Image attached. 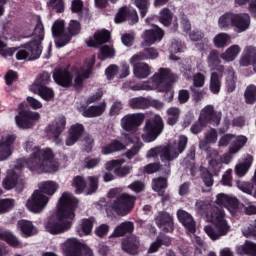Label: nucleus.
I'll list each match as a JSON object with an SVG mask.
<instances>
[{"instance_id":"obj_1","label":"nucleus","mask_w":256,"mask_h":256,"mask_svg":"<svg viewBox=\"0 0 256 256\" xmlns=\"http://www.w3.org/2000/svg\"><path fill=\"white\" fill-rule=\"evenodd\" d=\"M25 151L30 154L29 159H18L16 161L15 170L8 172L2 185L7 191L16 189V191H23L25 187V176L19 172V169L28 167L29 171L33 173H57L59 171V162L55 159V154L51 148L41 149L33 146V141H26L24 145Z\"/></svg>"},{"instance_id":"obj_2","label":"nucleus","mask_w":256,"mask_h":256,"mask_svg":"<svg viewBox=\"0 0 256 256\" xmlns=\"http://www.w3.org/2000/svg\"><path fill=\"white\" fill-rule=\"evenodd\" d=\"M77 206V199L73 194L64 192L59 199L57 212L50 216L44 225L46 231L50 235H62L67 233L73 226V219H75V207Z\"/></svg>"},{"instance_id":"obj_3","label":"nucleus","mask_w":256,"mask_h":256,"mask_svg":"<svg viewBox=\"0 0 256 256\" xmlns=\"http://www.w3.org/2000/svg\"><path fill=\"white\" fill-rule=\"evenodd\" d=\"M33 36L35 37L34 41L27 43L18 49L8 48L7 41L0 36V55H3V57H12L16 51V59H18V61H23L25 59L34 61V59H39L43 51L41 41H43L45 37V28L41 21L37 22Z\"/></svg>"},{"instance_id":"obj_4","label":"nucleus","mask_w":256,"mask_h":256,"mask_svg":"<svg viewBox=\"0 0 256 256\" xmlns=\"http://www.w3.org/2000/svg\"><path fill=\"white\" fill-rule=\"evenodd\" d=\"M95 65V57H92L86 62V65L82 69L77 68H58L54 71L53 79L57 85L61 87H75V89H81L83 87V81L89 79L91 75V69ZM73 77L74 83H73Z\"/></svg>"},{"instance_id":"obj_5","label":"nucleus","mask_w":256,"mask_h":256,"mask_svg":"<svg viewBox=\"0 0 256 256\" xmlns=\"http://www.w3.org/2000/svg\"><path fill=\"white\" fill-rule=\"evenodd\" d=\"M171 70L169 68H160L149 80L135 84L131 87L132 91H153L157 89L160 93L168 95V101L173 100V90L171 86Z\"/></svg>"},{"instance_id":"obj_6","label":"nucleus","mask_w":256,"mask_h":256,"mask_svg":"<svg viewBox=\"0 0 256 256\" xmlns=\"http://www.w3.org/2000/svg\"><path fill=\"white\" fill-rule=\"evenodd\" d=\"M187 141V136L180 135L174 143L169 142L166 146H160L150 149L146 157L148 159H151L159 155L163 163H168L166 165L165 173H171L169 163H171V161H175V159H177V157H179V155H181V153L185 151V149L187 148Z\"/></svg>"},{"instance_id":"obj_7","label":"nucleus","mask_w":256,"mask_h":256,"mask_svg":"<svg viewBox=\"0 0 256 256\" xmlns=\"http://www.w3.org/2000/svg\"><path fill=\"white\" fill-rule=\"evenodd\" d=\"M206 219L216 227V229L212 226H206L204 228L205 233L212 241L221 239V237L231 231V226H229L225 219V212L218 207H213L211 212L206 215Z\"/></svg>"},{"instance_id":"obj_8","label":"nucleus","mask_w":256,"mask_h":256,"mask_svg":"<svg viewBox=\"0 0 256 256\" xmlns=\"http://www.w3.org/2000/svg\"><path fill=\"white\" fill-rule=\"evenodd\" d=\"M108 197L114 199L111 208L115 211L116 215H120L121 217L129 215L135 207V201H137V198L131 194H119V189L110 190L108 192Z\"/></svg>"},{"instance_id":"obj_9","label":"nucleus","mask_w":256,"mask_h":256,"mask_svg":"<svg viewBox=\"0 0 256 256\" xmlns=\"http://www.w3.org/2000/svg\"><path fill=\"white\" fill-rule=\"evenodd\" d=\"M165 129V123H163V118L160 115H154L151 119L145 122L144 133L142 134V139L145 143H153Z\"/></svg>"},{"instance_id":"obj_10","label":"nucleus","mask_w":256,"mask_h":256,"mask_svg":"<svg viewBox=\"0 0 256 256\" xmlns=\"http://www.w3.org/2000/svg\"><path fill=\"white\" fill-rule=\"evenodd\" d=\"M147 59L149 56L145 52H139L130 58L129 63L133 67V75L136 79H147L151 75V66L145 62H140L147 61Z\"/></svg>"},{"instance_id":"obj_11","label":"nucleus","mask_w":256,"mask_h":256,"mask_svg":"<svg viewBox=\"0 0 256 256\" xmlns=\"http://www.w3.org/2000/svg\"><path fill=\"white\" fill-rule=\"evenodd\" d=\"M139 141V137L135 136V134H122L121 140H112L108 145L102 148L103 155H111V153H117L119 151H125L127 146L131 145V143H137Z\"/></svg>"},{"instance_id":"obj_12","label":"nucleus","mask_w":256,"mask_h":256,"mask_svg":"<svg viewBox=\"0 0 256 256\" xmlns=\"http://www.w3.org/2000/svg\"><path fill=\"white\" fill-rule=\"evenodd\" d=\"M49 204V197L35 190L26 201V208L30 213H43Z\"/></svg>"},{"instance_id":"obj_13","label":"nucleus","mask_w":256,"mask_h":256,"mask_svg":"<svg viewBox=\"0 0 256 256\" xmlns=\"http://www.w3.org/2000/svg\"><path fill=\"white\" fill-rule=\"evenodd\" d=\"M19 113L15 116V123L19 129H31L33 121H39L41 114L29 110H22L23 104L19 105Z\"/></svg>"},{"instance_id":"obj_14","label":"nucleus","mask_w":256,"mask_h":256,"mask_svg":"<svg viewBox=\"0 0 256 256\" xmlns=\"http://www.w3.org/2000/svg\"><path fill=\"white\" fill-rule=\"evenodd\" d=\"M52 35L55 39L56 47H65L71 41V35L65 32V21L56 20L52 26Z\"/></svg>"},{"instance_id":"obj_15","label":"nucleus","mask_w":256,"mask_h":256,"mask_svg":"<svg viewBox=\"0 0 256 256\" xmlns=\"http://www.w3.org/2000/svg\"><path fill=\"white\" fill-rule=\"evenodd\" d=\"M145 121V114L143 113H134L127 114L120 120V125L124 131H137L143 122Z\"/></svg>"},{"instance_id":"obj_16","label":"nucleus","mask_w":256,"mask_h":256,"mask_svg":"<svg viewBox=\"0 0 256 256\" xmlns=\"http://www.w3.org/2000/svg\"><path fill=\"white\" fill-rule=\"evenodd\" d=\"M216 203L217 205H220V207H225L228 209L231 215H235L238 211H241L243 207H245V204L239 203L237 198L229 197L225 194H218L216 197Z\"/></svg>"},{"instance_id":"obj_17","label":"nucleus","mask_w":256,"mask_h":256,"mask_svg":"<svg viewBox=\"0 0 256 256\" xmlns=\"http://www.w3.org/2000/svg\"><path fill=\"white\" fill-rule=\"evenodd\" d=\"M199 119L205 124L211 123L217 126L221 123V112H215L212 105H207L201 110Z\"/></svg>"},{"instance_id":"obj_18","label":"nucleus","mask_w":256,"mask_h":256,"mask_svg":"<svg viewBox=\"0 0 256 256\" xmlns=\"http://www.w3.org/2000/svg\"><path fill=\"white\" fill-rule=\"evenodd\" d=\"M239 65L241 67L253 66V70L256 73V47L255 46H246L242 52V55L239 59Z\"/></svg>"},{"instance_id":"obj_19","label":"nucleus","mask_w":256,"mask_h":256,"mask_svg":"<svg viewBox=\"0 0 256 256\" xmlns=\"http://www.w3.org/2000/svg\"><path fill=\"white\" fill-rule=\"evenodd\" d=\"M125 163V159H118V160H112L106 163V169L108 171H111L114 169L115 175L117 177H127L129 173L133 170L132 166H124L121 167Z\"/></svg>"},{"instance_id":"obj_20","label":"nucleus","mask_w":256,"mask_h":256,"mask_svg":"<svg viewBox=\"0 0 256 256\" xmlns=\"http://www.w3.org/2000/svg\"><path fill=\"white\" fill-rule=\"evenodd\" d=\"M15 139L17 137L15 135H6L3 136L0 141V161H5V159H9L11 157V147L13 143H15Z\"/></svg>"},{"instance_id":"obj_21","label":"nucleus","mask_w":256,"mask_h":256,"mask_svg":"<svg viewBox=\"0 0 256 256\" xmlns=\"http://www.w3.org/2000/svg\"><path fill=\"white\" fill-rule=\"evenodd\" d=\"M251 25V16L247 13H234V31L235 33H244Z\"/></svg>"},{"instance_id":"obj_22","label":"nucleus","mask_w":256,"mask_h":256,"mask_svg":"<svg viewBox=\"0 0 256 256\" xmlns=\"http://www.w3.org/2000/svg\"><path fill=\"white\" fill-rule=\"evenodd\" d=\"M127 19H130L132 21V24L137 23V21H139L137 11L127 7H122L116 14L114 21L115 23L119 24L124 23V21H127Z\"/></svg>"},{"instance_id":"obj_23","label":"nucleus","mask_w":256,"mask_h":256,"mask_svg":"<svg viewBox=\"0 0 256 256\" xmlns=\"http://www.w3.org/2000/svg\"><path fill=\"white\" fill-rule=\"evenodd\" d=\"M164 35L163 30L159 26H153V29L144 31L142 39L146 45H153L157 41H161Z\"/></svg>"},{"instance_id":"obj_24","label":"nucleus","mask_w":256,"mask_h":256,"mask_svg":"<svg viewBox=\"0 0 256 256\" xmlns=\"http://www.w3.org/2000/svg\"><path fill=\"white\" fill-rule=\"evenodd\" d=\"M83 133H85V127L83 124H74L70 127L68 137L66 139L67 147H72L75 145L81 137H83Z\"/></svg>"},{"instance_id":"obj_25","label":"nucleus","mask_w":256,"mask_h":256,"mask_svg":"<svg viewBox=\"0 0 256 256\" xmlns=\"http://www.w3.org/2000/svg\"><path fill=\"white\" fill-rule=\"evenodd\" d=\"M67 125V119L64 116H60L47 127V133L50 137L57 139L62 131H65Z\"/></svg>"},{"instance_id":"obj_26","label":"nucleus","mask_w":256,"mask_h":256,"mask_svg":"<svg viewBox=\"0 0 256 256\" xmlns=\"http://www.w3.org/2000/svg\"><path fill=\"white\" fill-rule=\"evenodd\" d=\"M156 225L169 233V231H173V218L167 212H159L155 217Z\"/></svg>"},{"instance_id":"obj_27","label":"nucleus","mask_w":256,"mask_h":256,"mask_svg":"<svg viewBox=\"0 0 256 256\" xmlns=\"http://www.w3.org/2000/svg\"><path fill=\"white\" fill-rule=\"evenodd\" d=\"M82 247L81 242H79L77 238L67 239L62 244V250L65 256H76Z\"/></svg>"},{"instance_id":"obj_28","label":"nucleus","mask_w":256,"mask_h":256,"mask_svg":"<svg viewBox=\"0 0 256 256\" xmlns=\"http://www.w3.org/2000/svg\"><path fill=\"white\" fill-rule=\"evenodd\" d=\"M139 245V238H137L135 235H132L122 242V249L130 255H137L139 253Z\"/></svg>"},{"instance_id":"obj_29","label":"nucleus","mask_w":256,"mask_h":256,"mask_svg":"<svg viewBox=\"0 0 256 256\" xmlns=\"http://www.w3.org/2000/svg\"><path fill=\"white\" fill-rule=\"evenodd\" d=\"M177 217L182 225L190 232L195 233V220L193 216L185 210H178Z\"/></svg>"},{"instance_id":"obj_30","label":"nucleus","mask_w":256,"mask_h":256,"mask_svg":"<svg viewBox=\"0 0 256 256\" xmlns=\"http://www.w3.org/2000/svg\"><path fill=\"white\" fill-rule=\"evenodd\" d=\"M38 191L42 193V195H46V197H53L54 193H57L59 190V184L55 181H43L38 184Z\"/></svg>"},{"instance_id":"obj_31","label":"nucleus","mask_w":256,"mask_h":256,"mask_svg":"<svg viewBox=\"0 0 256 256\" xmlns=\"http://www.w3.org/2000/svg\"><path fill=\"white\" fill-rule=\"evenodd\" d=\"M17 229L21 232L22 237H33L37 235V227L33 225V222L28 220H19L17 223Z\"/></svg>"},{"instance_id":"obj_32","label":"nucleus","mask_w":256,"mask_h":256,"mask_svg":"<svg viewBox=\"0 0 256 256\" xmlns=\"http://www.w3.org/2000/svg\"><path fill=\"white\" fill-rule=\"evenodd\" d=\"M207 159H208V169L214 175H217L219 171H221V157L219 156V152H207Z\"/></svg>"},{"instance_id":"obj_33","label":"nucleus","mask_w":256,"mask_h":256,"mask_svg":"<svg viewBox=\"0 0 256 256\" xmlns=\"http://www.w3.org/2000/svg\"><path fill=\"white\" fill-rule=\"evenodd\" d=\"M235 13L226 12L222 14L218 19V27L221 31H229L234 25Z\"/></svg>"},{"instance_id":"obj_34","label":"nucleus","mask_w":256,"mask_h":256,"mask_svg":"<svg viewBox=\"0 0 256 256\" xmlns=\"http://www.w3.org/2000/svg\"><path fill=\"white\" fill-rule=\"evenodd\" d=\"M30 91L35 95H39L44 101H51V99L55 97L53 89L47 86H42L40 88L38 86H30Z\"/></svg>"},{"instance_id":"obj_35","label":"nucleus","mask_w":256,"mask_h":256,"mask_svg":"<svg viewBox=\"0 0 256 256\" xmlns=\"http://www.w3.org/2000/svg\"><path fill=\"white\" fill-rule=\"evenodd\" d=\"M93 223H95L94 218L82 219L76 228V231L79 237H85V235H91V231H93Z\"/></svg>"},{"instance_id":"obj_36","label":"nucleus","mask_w":256,"mask_h":256,"mask_svg":"<svg viewBox=\"0 0 256 256\" xmlns=\"http://www.w3.org/2000/svg\"><path fill=\"white\" fill-rule=\"evenodd\" d=\"M111 38V34L107 30L98 31L94 34V39H90L87 42L88 47H97V45H103L107 43Z\"/></svg>"},{"instance_id":"obj_37","label":"nucleus","mask_w":256,"mask_h":256,"mask_svg":"<svg viewBox=\"0 0 256 256\" xmlns=\"http://www.w3.org/2000/svg\"><path fill=\"white\" fill-rule=\"evenodd\" d=\"M107 109V104L105 102H102L98 106H90L88 108H84L82 115L83 117H101V115L106 111Z\"/></svg>"},{"instance_id":"obj_38","label":"nucleus","mask_w":256,"mask_h":256,"mask_svg":"<svg viewBox=\"0 0 256 256\" xmlns=\"http://www.w3.org/2000/svg\"><path fill=\"white\" fill-rule=\"evenodd\" d=\"M135 225L131 221L122 222L120 225L116 226L111 237H123L127 233H133Z\"/></svg>"},{"instance_id":"obj_39","label":"nucleus","mask_w":256,"mask_h":256,"mask_svg":"<svg viewBox=\"0 0 256 256\" xmlns=\"http://www.w3.org/2000/svg\"><path fill=\"white\" fill-rule=\"evenodd\" d=\"M239 53H241V46L233 44L228 47L225 52L220 55V57L223 59V61L231 63V61H235V59L239 57Z\"/></svg>"},{"instance_id":"obj_40","label":"nucleus","mask_w":256,"mask_h":256,"mask_svg":"<svg viewBox=\"0 0 256 256\" xmlns=\"http://www.w3.org/2000/svg\"><path fill=\"white\" fill-rule=\"evenodd\" d=\"M218 135L217 130L210 129L205 133V140L200 141L199 148L202 151H207V145H211L212 143H217Z\"/></svg>"},{"instance_id":"obj_41","label":"nucleus","mask_w":256,"mask_h":256,"mask_svg":"<svg viewBox=\"0 0 256 256\" xmlns=\"http://www.w3.org/2000/svg\"><path fill=\"white\" fill-rule=\"evenodd\" d=\"M253 165V156L247 155L243 163L237 164L235 167V172L238 177H244L249 171V168Z\"/></svg>"},{"instance_id":"obj_42","label":"nucleus","mask_w":256,"mask_h":256,"mask_svg":"<svg viewBox=\"0 0 256 256\" xmlns=\"http://www.w3.org/2000/svg\"><path fill=\"white\" fill-rule=\"evenodd\" d=\"M167 115V125L173 127V125H177L179 121V117H181V109L179 107H170L166 111Z\"/></svg>"},{"instance_id":"obj_43","label":"nucleus","mask_w":256,"mask_h":256,"mask_svg":"<svg viewBox=\"0 0 256 256\" xmlns=\"http://www.w3.org/2000/svg\"><path fill=\"white\" fill-rule=\"evenodd\" d=\"M247 137L243 135H234L232 144L230 145V153H239L240 149H243L244 145H247Z\"/></svg>"},{"instance_id":"obj_44","label":"nucleus","mask_w":256,"mask_h":256,"mask_svg":"<svg viewBox=\"0 0 256 256\" xmlns=\"http://www.w3.org/2000/svg\"><path fill=\"white\" fill-rule=\"evenodd\" d=\"M236 251L239 255L256 256V244L246 241L243 245L237 246Z\"/></svg>"},{"instance_id":"obj_45","label":"nucleus","mask_w":256,"mask_h":256,"mask_svg":"<svg viewBox=\"0 0 256 256\" xmlns=\"http://www.w3.org/2000/svg\"><path fill=\"white\" fill-rule=\"evenodd\" d=\"M209 89L213 95H217L221 91V76L217 72H212L210 75Z\"/></svg>"},{"instance_id":"obj_46","label":"nucleus","mask_w":256,"mask_h":256,"mask_svg":"<svg viewBox=\"0 0 256 256\" xmlns=\"http://www.w3.org/2000/svg\"><path fill=\"white\" fill-rule=\"evenodd\" d=\"M228 43H231V35L220 32L213 38V44L217 49H223Z\"/></svg>"},{"instance_id":"obj_47","label":"nucleus","mask_w":256,"mask_h":256,"mask_svg":"<svg viewBox=\"0 0 256 256\" xmlns=\"http://www.w3.org/2000/svg\"><path fill=\"white\" fill-rule=\"evenodd\" d=\"M235 83H237V78L235 77V70L229 67L226 69V89L228 93H233V91H235Z\"/></svg>"},{"instance_id":"obj_48","label":"nucleus","mask_w":256,"mask_h":256,"mask_svg":"<svg viewBox=\"0 0 256 256\" xmlns=\"http://www.w3.org/2000/svg\"><path fill=\"white\" fill-rule=\"evenodd\" d=\"M129 105L131 109H147V107L150 105V102L149 99L145 97H136L129 100Z\"/></svg>"},{"instance_id":"obj_49","label":"nucleus","mask_w":256,"mask_h":256,"mask_svg":"<svg viewBox=\"0 0 256 256\" xmlns=\"http://www.w3.org/2000/svg\"><path fill=\"white\" fill-rule=\"evenodd\" d=\"M152 189L156 191L161 197L165 195V191L163 189H167V179L165 178H157L152 182Z\"/></svg>"},{"instance_id":"obj_50","label":"nucleus","mask_w":256,"mask_h":256,"mask_svg":"<svg viewBox=\"0 0 256 256\" xmlns=\"http://www.w3.org/2000/svg\"><path fill=\"white\" fill-rule=\"evenodd\" d=\"M71 185L75 188V193L81 195L87 187V182H85L84 177L76 176L73 178Z\"/></svg>"},{"instance_id":"obj_51","label":"nucleus","mask_w":256,"mask_h":256,"mask_svg":"<svg viewBox=\"0 0 256 256\" xmlns=\"http://www.w3.org/2000/svg\"><path fill=\"white\" fill-rule=\"evenodd\" d=\"M0 239H2V241H6L8 245H11V247H19V245H21V241H19L17 236L12 232H3Z\"/></svg>"},{"instance_id":"obj_52","label":"nucleus","mask_w":256,"mask_h":256,"mask_svg":"<svg viewBox=\"0 0 256 256\" xmlns=\"http://www.w3.org/2000/svg\"><path fill=\"white\" fill-rule=\"evenodd\" d=\"M51 83V75L49 73L44 72L38 76L36 81L31 85V87H46V85H49Z\"/></svg>"},{"instance_id":"obj_53","label":"nucleus","mask_w":256,"mask_h":256,"mask_svg":"<svg viewBox=\"0 0 256 256\" xmlns=\"http://www.w3.org/2000/svg\"><path fill=\"white\" fill-rule=\"evenodd\" d=\"M245 102L248 105H253L256 101V86L255 85H250L246 88L245 93Z\"/></svg>"},{"instance_id":"obj_54","label":"nucleus","mask_w":256,"mask_h":256,"mask_svg":"<svg viewBox=\"0 0 256 256\" xmlns=\"http://www.w3.org/2000/svg\"><path fill=\"white\" fill-rule=\"evenodd\" d=\"M173 19V15L171 14V10L168 8H163L160 11L159 15V21L164 25L165 27H169L171 25V20Z\"/></svg>"},{"instance_id":"obj_55","label":"nucleus","mask_w":256,"mask_h":256,"mask_svg":"<svg viewBox=\"0 0 256 256\" xmlns=\"http://www.w3.org/2000/svg\"><path fill=\"white\" fill-rule=\"evenodd\" d=\"M47 5L49 9L56 11V13H63L65 11V2L63 0H48Z\"/></svg>"},{"instance_id":"obj_56","label":"nucleus","mask_w":256,"mask_h":256,"mask_svg":"<svg viewBox=\"0 0 256 256\" xmlns=\"http://www.w3.org/2000/svg\"><path fill=\"white\" fill-rule=\"evenodd\" d=\"M169 51H170L169 59L171 61H178L179 57H177L175 54L181 53V43L177 40L172 41Z\"/></svg>"},{"instance_id":"obj_57","label":"nucleus","mask_w":256,"mask_h":256,"mask_svg":"<svg viewBox=\"0 0 256 256\" xmlns=\"http://www.w3.org/2000/svg\"><path fill=\"white\" fill-rule=\"evenodd\" d=\"M237 187L242 193L246 195H253V189H255V183L237 181Z\"/></svg>"},{"instance_id":"obj_58","label":"nucleus","mask_w":256,"mask_h":256,"mask_svg":"<svg viewBox=\"0 0 256 256\" xmlns=\"http://www.w3.org/2000/svg\"><path fill=\"white\" fill-rule=\"evenodd\" d=\"M179 69L181 71V73L183 74V76L186 79H191L192 75H193V68L191 67V64L187 63V61L183 60L180 65H179Z\"/></svg>"},{"instance_id":"obj_59","label":"nucleus","mask_w":256,"mask_h":256,"mask_svg":"<svg viewBox=\"0 0 256 256\" xmlns=\"http://www.w3.org/2000/svg\"><path fill=\"white\" fill-rule=\"evenodd\" d=\"M134 3L139 9L141 17H145L149 11V0H134Z\"/></svg>"},{"instance_id":"obj_60","label":"nucleus","mask_w":256,"mask_h":256,"mask_svg":"<svg viewBox=\"0 0 256 256\" xmlns=\"http://www.w3.org/2000/svg\"><path fill=\"white\" fill-rule=\"evenodd\" d=\"M15 207V200L13 199H3L0 200V213H7Z\"/></svg>"},{"instance_id":"obj_61","label":"nucleus","mask_w":256,"mask_h":256,"mask_svg":"<svg viewBox=\"0 0 256 256\" xmlns=\"http://www.w3.org/2000/svg\"><path fill=\"white\" fill-rule=\"evenodd\" d=\"M98 57L101 61H105L107 57H115V50L110 46H103Z\"/></svg>"},{"instance_id":"obj_62","label":"nucleus","mask_w":256,"mask_h":256,"mask_svg":"<svg viewBox=\"0 0 256 256\" xmlns=\"http://www.w3.org/2000/svg\"><path fill=\"white\" fill-rule=\"evenodd\" d=\"M121 111H123V103L121 101H116L110 107L109 115L110 117H116V115H120Z\"/></svg>"},{"instance_id":"obj_63","label":"nucleus","mask_w":256,"mask_h":256,"mask_svg":"<svg viewBox=\"0 0 256 256\" xmlns=\"http://www.w3.org/2000/svg\"><path fill=\"white\" fill-rule=\"evenodd\" d=\"M107 79H113L116 75H119V66L112 64L105 70Z\"/></svg>"},{"instance_id":"obj_64","label":"nucleus","mask_w":256,"mask_h":256,"mask_svg":"<svg viewBox=\"0 0 256 256\" xmlns=\"http://www.w3.org/2000/svg\"><path fill=\"white\" fill-rule=\"evenodd\" d=\"M193 85L194 87H203L205 85V75L201 72H198L193 76Z\"/></svg>"}]
</instances>
